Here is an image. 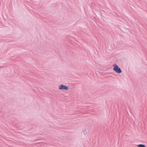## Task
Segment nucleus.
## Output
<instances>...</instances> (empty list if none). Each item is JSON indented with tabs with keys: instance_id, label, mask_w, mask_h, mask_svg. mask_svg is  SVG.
Returning a JSON list of instances; mask_svg holds the SVG:
<instances>
[{
	"instance_id": "20e7f679",
	"label": "nucleus",
	"mask_w": 147,
	"mask_h": 147,
	"mask_svg": "<svg viewBox=\"0 0 147 147\" xmlns=\"http://www.w3.org/2000/svg\"><path fill=\"white\" fill-rule=\"evenodd\" d=\"M83 132L84 135H86L87 134V132L86 131V129H85V130L83 131Z\"/></svg>"
},
{
	"instance_id": "f03ea898",
	"label": "nucleus",
	"mask_w": 147,
	"mask_h": 147,
	"mask_svg": "<svg viewBox=\"0 0 147 147\" xmlns=\"http://www.w3.org/2000/svg\"><path fill=\"white\" fill-rule=\"evenodd\" d=\"M59 90H67L68 89V87L67 86H65L63 84H61L59 86Z\"/></svg>"
},
{
	"instance_id": "7ed1b4c3",
	"label": "nucleus",
	"mask_w": 147,
	"mask_h": 147,
	"mask_svg": "<svg viewBox=\"0 0 147 147\" xmlns=\"http://www.w3.org/2000/svg\"><path fill=\"white\" fill-rule=\"evenodd\" d=\"M138 146L139 147H146L145 145L142 144L138 145Z\"/></svg>"
},
{
	"instance_id": "f257e3e1",
	"label": "nucleus",
	"mask_w": 147,
	"mask_h": 147,
	"mask_svg": "<svg viewBox=\"0 0 147 147\" xmlns=\"http://www.w3.org/2000/svg\"><path fill=\"white\" fill-rule=\"evenodd\" d=\"M114 68L113 70L116 73L118 74H120L122 72L121 69L119 67L118 65L116 64H114L113 65Z\"/></svg>"
}]
</instances>
